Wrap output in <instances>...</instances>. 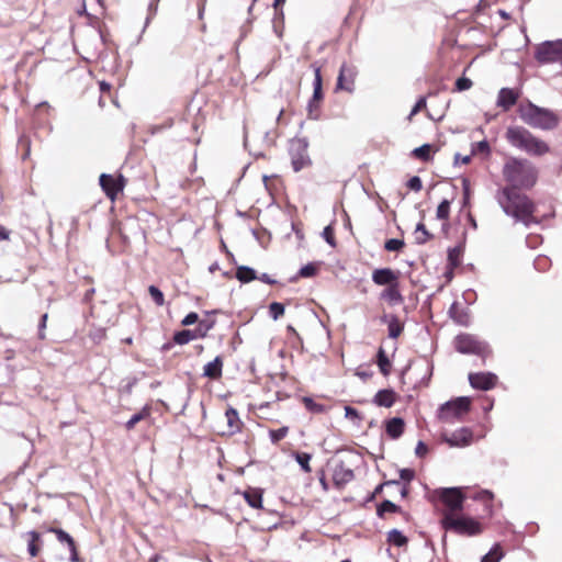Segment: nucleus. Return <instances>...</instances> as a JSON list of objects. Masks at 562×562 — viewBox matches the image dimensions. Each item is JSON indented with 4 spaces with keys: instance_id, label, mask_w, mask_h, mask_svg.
<instances>
[{
    "instance_id": "obj_1",
    "label": "nucleus",
    "mask_w": 562,
    "mask_h": 562,
    "mask_svg": "<svg viewBox=\"0 0 562 562\" xmlns=\"http://www.w3.org/2000/svg\"><path fill=\"white\" fill-rule=\"evenodd\" d=\"M503 176L512 187L503 188L497 194V201L504 213L521 222L527 228L532 224H539L533 217L536 206L533 202L525 194H520L517 189L532 188L538 178L536 167L527 159L510 158L503 167Z\"/></svg>"
},
{
    "instance_id": "obj_2",
    "label": "nucleus",
    "mask_w": 562,
    "mask_h": 562,
    "mask_svg": "<svg viewBox=\"0 0 562 562\" xmlns=\"http://www.w3.org/2000/svg\"><path fill=\"white\" fill-rule=\"evenodd\" d=\"M520 120L532 128L552 131L560 123L559 115L550 109L541 108L531 101L518 106Z\"/></svg>"
},
{
    "instance_id": "obj_3",
    "label": "nucleus",
    "mask_w": 562,
    "mask_h": 562,
    "mask_svg": "<svg viewBox=\"0 0 562 562\" xmlns=\"http://www.w3.org/2000/svg\"><path fill=\"white\" fill-rule=\"evenodd\" d=\"M508 143L530 156H543L550 151V146L542 139L536 137L524 126H509L506 131Z\"/></svg>"
},
{
    "instance_id": "obj_4",
    "label": "nucleus",
    "mask_w": 562,
    "mask_h": 562,
    "mask_svg": "<svg viewBox=\"0 0 562 562\" xmlns=\"http://www.w3.org/2000/svg\"><path fill=\"white\" fill-rule=\"evenodd\" d=\"M441 527L446 531H452L459 536L473 537L482 532L483 528L479 520L453 513H442Z\"/></svg>"
},
{
    "instance_id": "obj_5",
    "label": "nucleus",
    "mask_w": 562,
    "mask_h": 562,
    "mask_svg": "<svg viewBox=\"0 0 562 562\" xmlns=\"http://www.w3.org/2000/svg\"><path fill=\"white\" fill-rule=\"evenodd\" d=\"M432 494L446 506L447 510L443 513L458 514L464 508L465 495L462 487H439Z\"/></svg>"
},
{
    "instance_id": "obj_6",
    "label": "nucleus",
    "mask_w": 562,
    "mask_h": 562,
    "mask_svg": "<svg viewBox=\"0 0 562 562\" xmlns=\"http://www.w3.org/2000/svg\"><path fill=\"white\" fill-rule=\"evenodd\" d=\"M471 408V398L469 396H459L441 404L438 409V417L445 423H453L460 419Z\"/></svg>"
},
{
    "instance_id": "obj_7",
    "label": "nucleus",
    "mask_w": 562,
    "mask_h": 562,
    "mask_svg": "<svg viewBox=\"0 0 562 562\" xmlns=\"http://www.w3.org/2000/svg\"><path fill=\"white\" fill-rule=\"evenodd\" d=\"M308 140L306 137H294L289 143V155L291 165L295 172L312 165L308 151Z\"/></svg>"
},
{
    "instance_id": "obj_8",
    "label": "nucleus",
    "mask_w": 562,
    "mask_h": 562,
    "mask_svg": "<svg viewBox=\"0 0 562 562\" xmlns=\"http://www.w3.org/2000/svg\"><path fill=\"white\" fill-rule=\"evenodd\" d=\"M311 68L313 69L315 77L313 81V94L307 102L306 110L308 119L317 120L319 117L321 103L324 99L323 78L321 72V66H318L316 63H313L311 65Z\"/></svg>"
},
{
    "instance_id": "obj_9",
    "label": "nucleus",
    "mask_w": 562,
    "mask_h": 562,
    "mask_svg": "<svg viewBox=\"0 0 562 562\" xmlns=\"http://www.w3.org/2000/svg\"><path fill=\"white\" fill-rule=\"evenodd\" d=\"M535 58L541 65L562 61V40L544 41L539 44Z\"/></svg>"
},
{
    "instance_id": "obj_10",
    "label": "nucleus",
    "mask_w": 562,
    "mask_h": 562,
    "mask_svg": "<svg viewBox=\"0 0 562 562\" xmlns=\"http://www.w3.org/2000/svg\"><path fill=\"white\" fill-rule=\"evenodd\" d=\"M454 348L463 355L484 356L488 352V345L471 334H460L454 339Z\"/></svg>"
},
{
    "instance_id": "obj_11",
    "label": "nucleus",
    "mask_w": 562,
    "mask_h": 562,
    "mask_svg": "<svg viewBox=\"0 0 562 562\" xmlns=\"http://www.w3.org/2000/svg\"><path fill=\"white\" fill-rule=\"evenodd\" d=\"M215 319H201L193 329H181L173 334V341L177 345H187L196 338L206 337L207 333L214 328Z\"/></svg>"
},
{
    "instance_id": "obj_12",
    "label": "nucleus",
    "mask_w": 562,
    "mask_h": 562,
    "mask_svg": "<svg viewBox=\"0 0 562 562\" xmlns=\"http://www.w3.org/2000/svg\"><path fill=\"white\" fill-rule=\"evenodd\" d=\"M357 74L358 70L355 65L342 63L337 77L336 90L353 92Z\"/></svg>"
},
{
    "instance_id": "obj_13",
    "label": "nucleus",
    "mask_w": 562,
    "mask_h": 562,
    "mask_svg": "<svg viewBox=\"0 0 562 562\" xmlns=\"http://www.w3.org/2000/svg\"><path fill=\"white\" fill-rule=\"evenodd\" d=\"M99 183L104 191L105 195L114 200L116 195L123 191L125 186V179L122 175L114 177L109 173H102L99 178Z\"/></svg>"
},
{
    "instance_id": "obj_14",
    "label": "nucleus",
    "mask_w": 562,
    "mask_h": 562,
    "mask_svg": "<svg viewBox=\"0 0 562 562\" xmlns=\"http://www.w3.org/2000/svg\"><path fill=\"white\" fill-rule=\"evenodd\" d=\"M470 385L475 390L490 391L497 383V375L493 372H472L468 376Z\"/></svg>"
},
{
    "instance_id": "obj_15",
    "label": "nucleus",
    "mask_w": 562,
    "mask_h": 562,
    "mask_svg": "<svg viewBox=\"0 0 562 562\" xmlns=\"http://www.w3.org/2000/svg\"><path fill=\"white\" fill-rule=\"evenodd\" d=\"M473 439V431L469 427H461L451 435L443 434L442 440L450 447H467L471 445Z\"/></svg>"
},
{
    "instance_id": "obj_16",
    "label": "nucleus",
    "mask_w": 562,
    "mask_h": 562,
    "mask_svg": "<svg viewBox=\"0 0 562 562\" xmlns=\"http://www.w3.org/2000/svg\"><path fill=\"white\" fill-rule=\"evenodd\" d=\"M46 531L54 533L60 543L67 546L69 553H70V555H69L70 562H79L80 561V557H79V553L77 550L75 539L67 531H65L61 528H57V527H48L46 529Z\"/></svg>"
},
{
    "instance_id": "obj_17",
    "label": "nucleus",
    "mask_w": 562,
    "mask_h": 562,
    "mask_svg": "<svg viewBox=\"0 0 562 562\" xmlns=\"http://www.w3.org/2000/svg\"><path fill=\"white\" fill-rule=\"evenodd\" d=\"M371 279L374 284L386 288L400 282V271L392 268H378L373 270Z\"/></svg>"
},
{
    "instance_id": "obj_18",
    "label": "nucleus",
    "mask_w": 562,
    "mask_h": 562,
    "mask_svg": "<svg viewBox=\"0 0 562 562\" xmlns=\"http://www.w3.org/2000/svg\"><path fill=\"white\" fill-rule=\"evenodd\" d=\"M384 429L387 437L396 440L402 437L405 430V420L402 417L395 416L384 420Z\"/></svg>"
},
{
    "instance_id": "obj_19",
    "label": "nucleus",
    "mask_w": 562,
    "mask_h": 562,
    "mask_svg": "<svg viewBox=\"0 0 562 562\" xmlns=\"http://www.w3.org/2000/svg\"><path fill=\"white\" fill-rule=\"evenodd\" d=\"M519 98V92L512 88H502L498 91L497 106L502 108L504 111H508L512 106H514Z\"/></svg>"
},
{
    "instance_id": "obj_20",
    "label": "nucleus",
    "mask_w": 562,
    "mask_h": 562,
    "mask_svg": "<svg viewBox=\"0 0 562 562\" xmlns=\"http://www.w3.org/2000/svg\"><path fill=\"white\" fill-rule=\"evenodd\" d=\"M397 398V394L393 389L379 390L372 398V403L379 407L390 408Z\"/></svg>"
},
{
    "instance_id": "obj_21",
    "label": "nucleus",
    "mask_w": 562,
    "mask_h": 562,
    "mask_svg": "<svg viewBox=\"0 0 562 562\" xmlns=\"http://www.w3.org/2000/svg\"><path fill=\"white\" fill-rule=\"evenodd\" d=\"M380 300L387 302L392 306L402 304L404 302V296L400 290V282L386 286L380 293Z\"/></svg>"
},
{
    "instance_id": "obj_22",
    "label": "nucleus",
    "mask_w": 562,
    "mask_h": 562,
    "mask_svg": "<svg viewBox=\"0 0 562 562\" xmlns=\"http://www.w3.org/2000/svg\"><path fill=\"white\" fill-rule=\"evenodd\" d=\"M223 374V358L221 356H216L214 360L207 362L203 367V376L210 380H217Z\"/></svg>"
},
{
    "instance_id": "obj_23",
    "label": "nucleus",
    "mask_w": 562,
    "mask_h": 562,
    "mask_svg": "<svg viewBox=\"0 0 562 562\" xmlns=\"http://www.w3.org/2000/svg\"><path fill=\"white\" fill-rule=\"evenodd\" d=\"M355 477L353 471L346 468L344 462L336 465L333 474V480L336 486H344L351 482Z\"/></svg>"
},
{
    "instance_id": "obj_24",
    "label": "nucleus",
    "mask_w": 562,
    "mask_h": 562,
    "mask_svg": "<svg viewBox=\"0 0 562 562\" xmlns=\"http://www.w3.org/2000/svg\"><path fill=\"white\" fill-rule=\"evenodd\" d=\"M225 417H226L227 427H228L227 434L229 436H232V435L239 432L243 423L239 418V414H238L237 409L229 406L225 412Z\"/></svg>"
},
{
    "instance_id": "obj_25",
    "label": "nucleus",
    "mask_w": 562,
    "mask_h": 562,
    "mask_svg": "<svg viewBox=\"0 0 562 562\" xmlns=\"http://www.w3.org/2000/svg\"><path fill=\"white\" fill-rule=\"evenodd\" d=\"M403 514L406 518L408 514L404 513L402 507L396 505L390 499H383L380 504L376 505V516L379 518L384 519L386 514Z\"/></svg>"
},
{
    "instance_id": "obj_26",
    "label": "nucleus",
    "mask_w": 562,
    "mask_h": 562,
    "mask_svg": "<svg viewBox=\"0 0 562 562\" xmlns=\"http://www.w3.org/2000/svg\"><path fill=\"white\" fill-rule=\"evenodd\" d=\"M244 498L246 503L255 508H262V491L260 488H247L244 493Z\"/></svg>"
},
{
    "instance_id": "obj_27",
    "label": "nucleus",
    "mask_w": 562,
    "mask_h": 562,
    "mask_svg": "<svg viewBox=\"0 0 562 562\" xmlns=\"http://www.w3.org/2000/svg\"><path fill=\"white\" fill-rule=\"evenodd\" d=\"M438 148L434 149L431 144H423L419 147H416L412 150V156L416 159H419L424 162H428L432 159V153L437 151Z\"/></svg>"
},
{
    "instance_id": "obj_28",
    "label": "nucleus",
    "mask_w": 562,
    "mask_h": 562,
    "mask_svg": "<svg viewBox=\"0 0 562 562\" xmlns=\"http://www.w3.org/2000/svg\"><path fill=\"white\" fill-rule=\"evenodd\" d=\"M449 316L459 325L467 326L469 323L468 312L459 306L457 302H453L449 307Z\"/></svg>"
},
{
    "instance_id": "obj_29",
    "label": "nucleus",
    "mask_w": 562,
    "mask_h": 562,
    "mask_svg": "<svg viewBox=\"0 0 562 562\" xmlns=\"http://www.w3.org/2000/svg\"><path fill=\"white\" fill-rule=\"evenodd\" d=\"M235 277L240 283H249L257 280V272L254 268L241 265L237 266Z\"/></svg>"
},
{
    "instance_id": "obj_30",
    "label": "nucleus",
    "mask_w": 562,
    "mask_h": 562,
    "mask_svg": "<svg viewBox=\"0 0 562 562\" xmlns=\"http://www.w3.org/2000/svg\"><path fill=\"white\" fill-rule=\"evenodd\" d=\"M375 363L383 376H387L391 373L392 363L383 347H380L376 352Z\"/></svg>"
},
{
    "instance_id": "obj_31",
    "label": "nucleus",
    "mask_w": 562,
    "mask_h": 562,
    "mask_svg": "<svg viewBox=\"0 0 562 562\" xmlns=\"http://www.w3.org/2000/svg\"><path fill=\"white\" fill-rule=\"evenodd\" d=\"M318 272L317 262H308L300 268L297 273L290 278V282H296L300 278H313Z\"/></svg>"
},
{
    "instance_id": "obj_32",
    "label": "nucleus",
    "mask_w": 562,
    "mask_h": 562,
    "mask_svg": "<svg viewBox=\"0 0 562 562\" xmlns=\"http://www.w3.org/2000/svg\"><path fill=\"white\" fill-rule=\"evenodd\" d=\"M387 542L394 547L403 548L408 543V538L398 529L394 528L387 532Z\"/></svg>"
},
{
    "instance_id": "obj_33",
    "label": "nucleus",
    "mask_w": 562,
    "mask_h": 562,
    "mask_svg": "<svg viewBox=\"0 0 562 562\" xmlns=\"http://www.w3.org/2000/svg\"><path fill=\"white\" fill-rule=\"evenodd\" d=\"M403 330L404 324L400 321V318L396 315L391 314L387 325L389 337L392 339H396L401 336Z\"/></svg>"
},
{
    "instance_id": "obj_34",
    "label": "nucleus",
    "mask_w": 562,
    "mask_h": 562,
    "mask_svg": "<svg viewBox=\"0 0 562 562\" xmlns=\"http://www.w3.org/2000/svg\"><path fill=\"white\" fill-rule=\"evenodd\" d=\"M462 254H463V248L460 245L449 248L448 256H447L448 267L451 269L458 268L461 263Z\"/></svg>"
},
{
    "instance_id": "obj_35",
    "label": "nucleus",
    "mask_w": 562,
    "mask_h": 562,
    "mask_svg": "<svg viewBox=\"0 0 562 562\" xmlns=\"http://www.w3.org/2000/svg\"><path fill=\"white\" fill-rule=\"evenodd\" d=\"M414 234H415V243L417 245H424L429 239L434 238V235L426 228V226L423 222L417 223Z\"/></svg>"
},
{
    "instance_id": "obj_36",
    "label": "nucleus",
    "mask_w": 562,
    "mask_h": 562,
    "mask_svg": "<svg viewBox=\"0 0 562 562\" xmlns=\"http://www.w3.org/2000/svg\"><path fill=\"white\" fill-rule=\"evenodd\" d=\"M30 540L27 543V552L31 557H36L40 553L41 533L32 530L29 532Z\"/></svg>"
},
{
    "instance_id": "obj_37",
    "label": "nucleus",
    "mask_w": 562,
    "mask_h": 562,
    "mask_svg": "<svg viewBox=\"0 0 562 562\" xmlns=\"http://www.w3.org/2000/svg\"><path fill=\"white\" fill-rule=\"evenodd\" d=\"M504 557V551L499 543H495L491 550L484 554L481 562H499Z\"/></svg>"
},
{
    "instance_id": "obj_38",
    "label": "nucleus",
    "mask_w": 562,
    "mask_h": 562,
    "mask_svg": "<svg viewBox=\"0 0 562 562\" xmlns=\"http://www.w3.org/2000/svg\"><path fill=\"white\" fill-rule=\"evenodd\" d=\"M302 402L305 408L313 414H323L327 411L325 405L316 403L311 396H303Z\"/></svg>"
},
{
    "instance_id": "obj_39",
    "label": "nucleus",
    "mask_w": 562,
    "mask_h": 562,
    "mask_svg": "<svg viewBox=\"0 0 562 562\" xmlns=\"http://www.w3.org/2000/svg\"><path fill=\"white\" fill-rule=\"evenodd\" d=\"M149 416V408L143 407L138 413L132 415V417L125 423V428L132 430L136 424Z\"/></svg>"
},
{
    "instance_id": "obj_40",
    "label": "nucleus",
    "mask_w": 562,
    "mask_h": 562,
    "mask_svg": "<svg viewBox=\"0 0 562 562\" xmlns=\"http://www.w3.org/2000/svg\"><path fill=\"white\" fill-rule=\"evenodd\" d=\"M294 459L301 467V469L305 473H310L312 471L310 461L312 459V456L307 452H294Z\"/></svg>"
},
{
    "instance_id": "obj_41",
    "label": "nucleus",
    "mask_w": 562,
    "mask_h": 562,
    "mask_svg": "<svg viewBox=\"0 0 562 562\" xmlns=\"http://www.w3.org/2000/svg\"><path fill=\"white\" fill-rule=\"evenodd\" d=\"M476 154H484L486 156L491 154V146L486 139L472 144L471 155Z\"/></svg>"
},
{
    "instance_id": "obj_42",
    "label": "nucleus",
    "mask_w": 562,
    "mask_h": 562,
    "mask_svg": "<svg viewBox=\"0 0 562 562\" xmlns=\"http://www.w3.org/2000/svg\"><path fill=\"white\" fill-rule=\"evenodd\" d=\"M148 293H149L151 300L156 303V305L162 306L165 304V295L158 286L153 285V284L149 285Z\"/></svg>"
},
{
    "instance_id": "obj_43",
    "label": "nucleus",
    "mask_w": 562,
    "mask_h": 562,
    "mask_svg": "<svg viewBox=\"0 0 562 562\" xmlns=\"http://www.w3.org/2000/svg\"><path fill=\"white\" fill-rule=\"evenodd\" d=\"M449 214H450V201L447 199H443L437 207L436 216L438 220H448Z\"/></svg>"
},
{
    "instance_id": "obj_44",
    "label": "nucleus",
    "mask_w": 562,
    "mask_h": 562,
    "mask_svg": "<svg viewBox=\"0 0 562 562\" xmlns=\"http://www.w3.org/2000/svg\"><path fill=\"white\" fill-rule=\"evenodd\" d=\"M405 246V243L403 239L400 238H390L386 239L384 243V249L387 251H401L402 248Z\"/></svg>"
},
{
    "instance_id": "obj_45",
    "label": "nucleus",
    "mask_w": 562,
    "mask_h": 562,
    "mask_svg": "<svg viewBox=\"0 0 562 562\" xmlns=\"http://www.w3.org/2000/svg\"><path fill=\"white\" fill-rule=\"evenodd\" d=\"M345 417L352 420L357 426H359L361 420L363 419L360 412L349 405L345 406Z\"/></svg>"
},
{
    "instance_id": "obj_46",
    "label": "nucleus",
    "mask_w": 562,
    "mask_h": 562,
    "mask_svg": "<svg viewBox=\"0 0 562 562\" xmlns=\"http://www.w3.org/2000/svg\"><path fill=\"white\" fill-rule=\"evenodd\" d=\"M284 305L280 302H272L269 305V315L273 321L279 319L284 314Z\"/></svg>"
},
{
    "instance_id": "obj_47",
    "label": "nucleus",
    "mask_w": 562,
    "mask_h": 562,
    "mask_svg": "<svg viewBox=\"0 0 562 562\" xmlns=\"http://www.w3.org/2000/svg\"><path fill=\"white\" fill-rule=\"evenodd\" d=\"M289 432V427L283 426L278 429H271L269 431V437L272 443H278L282 440Z\"/></svg>"
},
{
    "instance_id": "obj_48",
    "label": "nucleus",
    "mask_w": 562,
    "mask_h": 562,
    "mask_svg": "<svg viewBox=\"0 0 562 562\" xmlns=\"http://www.w3.org/2000/svg\"><path fill=\"white\" fill-rule=\"evenodd\" d=\"M472 85L473 83H472V80L470 78H468L465 76L459 77L456 80L453 91H457V92L467 91V90H469L472 87Z\"/></svg>"
},
{
    "instance_id": "obj_49",
    "label": "nucleus",
    "mask_w": 562,
    "mask_h": 562,
    "mask_svg": "<svg viewBox=\"0 0 562 562\" xmlns=\"http://www.w3.org/2000/svg\"><path fill=\"white\" fill-rule=\"evenodd\" d=\"M273 30L276 32V34L281 37L282 36V27L280 29L279 27V23L281 25H283V22H284V13H283V10L282 9H276L274 10V18H273Z\"/></svg>"
},
{
    "instance_id": "obj_50",
    "label": "nucleus",
    "mask_w": 562,
    "mask_h": 562,
    "mask_svg": "<svg viewBox=\"0 0 562 562\" xmlns=\"http://www.w3.org/2000/svg\"><path fill=\"white\" fill-rule=\"evenodd\" d=\"M462 205L465 207L470 204L471 184L468 178H462Z\"/></svg>"
},
{
    "instance_id": "obj_51",
    "label": "nucleus",
    "mask_w": 562,
    "mask_h": 562,
    "mask_svg": "<svg viewBox=\"0 0 562 562\" xmlns=\"http://www.w3.org/2000/svg\"><path fill=\"white\" fill-rule=\"evenodd\" d=\"M173 125V120L171 117L166 119L161 124H155L150 126V133L153 135L159 134L162 131L170 128Z\"/></svg>"
},
{
    "instance_id": "obj_52",
    "label": "nucleus",
    "mask_w": 562,
    "mask_h": 562,
    "mask_svg": "<svg viewBox=\"0 0 562 562\" xmlns=\"http://www.w3.org/2000/svg\"><path fill=\"white\" fill-rule=\"evenodd\" d=\"M322 236L330 247H336V239L334 236V228L331 227V225H327L324 227Z\"/></svg>"
},
{
    "instance_id": "obj_53",
    "label": "nucleus",
    "mask_w": 562,
    "mask_h": 562,
    "mask_svg": "<svg viewBox=\"0 0 562 562\" xmlns=\"http://www.w3.org/2000/svg\"><path fill=\"white\" fill-rule=\"evenodd\" d=\"M533 266L538 271H546L550 266V260L547 256H538L533 261Z\"/></svg>"
},
{
    "instance_id": "obj_54",
    "label": "nucleus",
    "mask_w": 562,
    "mask_h": 562,
    "mask_svg": "<svg viewBox=\"0 0 562 562\" xmlns=\"http://www.w3.org/2000/svg\"><path fill=\"white\" fill-rule=\"evenodd\" d=\"M400 473V482L403 481L405 483H409L415 477V471L409 468H404L398 471Z\"/></svg>"
},
{
    "instance_id": "obj_55",
    "label": "nucleus",
    "mask_w": 562,
    "mask_h": 562,
    "mask_svg": "<svg viewBox=\"0 0 562 562\" xmlns=\"http://www.w3.org/2000/svg\"><path fill=\"white\" fill-rule=\"evenodd\" d=\"M201 319H199V315L198 313L195 312H190L188 313L181 321V325L182 326H191V325H194L195 323L199 324Z\"/></svg>"
},
{
    "instance_id": "obj_56",
    "label": "nucleus",
    "mask_w": 562,
    "mask_h": 562,
    "mask_svg": "<svg viewBox=\"0 0 562 562\" xmlns=\"http://www.w3.org/2000/svg\"><path fill=\"white\" fill-rule=\"evenodd\" d=\"M159 0H150L148 4V14L145 21V27L149 24L150 20L156 15Z\"/></svg>"
},
{
    "instance_id": "obj_57",
    "label": "nucleus",
    "mask_w": 562,
    "mask_h": 562,
    "mask_svg": "<svg viewBox=\"0 0 562 562\" xmlns=\"http://www.w3.org/2000/svg\"><path fill=\"white\" fill-rule=\"evenodd\" d=\"M406 184L411 190L416 191V192L420 191L423 188V181H422L420 177H418V176L411 177Z\"/></svg>"
},
{
    "instance_id": "obj_58",
    "label": "nucleus",
    "mask_w": 562,
    "mask_h": 562,
    "mask_svg": "<svg viewBox=\"0 0 562 562\" xmlns=\"http://www.w3.org/2000/svg\"><path fill=\"white\" fill-rule=\"evenodd\" d=\"M426 105H427V98L425 95L419 97L417 99L416 103L414 104V106L409 113V116L417 114L419 111L425 109Z\"/></svg>"
},
{
    "instance_id": "obj_59",
    "label": "nucleus",
    "mask_w": 562,
    "mask_h": 562,
    "mask_svg": "<svg viewBox=\"0 0 562 562\" xmlns=\"http://www.w3.org/2000/svg\"><path fill=\"white\" fill-rule=\"evenodd\" d=\"M47 319H48V314L44 313L41 316V319H40V323H38V338L40 339H44L45 338V328H46Z\"/></svg>"
},
{
    "instance_id": "obj_60",
    "label": "nucleus",
    "mask_w": 562,
    "mask_h": 562,
    "mask_svg": "<svg viewBox=\"0 0 562 562\" xmlns=\"http://www.w3.org/2000/svg\"><path fill=\"white\" fill-rule=\"evenodd\" d=\"M137 379L136 378H130L126 382V384L122 385L120 389L121 393L131 394L133 391V387L136 385Z\"/></svg>"
},
{
    "instance_id": "obj_61",
    "label": "nucleus",
    "mask_w": 562,
    "mask_h": 562,
    "mask_svg": "<svg viewBox=\"0 0 562 562\" xmlns=\"http://www.w3.org/2000/svg\"><path fill=\"white\" fill-rule=\"evenodd\" d=\"M427 453H428L427 445L424 441L419 440L415 448V454L419 458H424Z\"/></svg>"
},
{
    "instance_id": "obj_62",
    "label": "nucleus",
    "mask_w": 562,
    "mask_h": 562,
    "mask_svg": "<svg viewBox=\"0 0 562 562\" xmlns=\"http://www.w3.org/2000/svg\"><path fill=\"white\" fill-rule=\"evenodd\" d=\"M471 157L472 155H467L462 157L460 153H456L453 157V165L457 166L459 161H461L464 165L470 164Z\"/></svg>"
},
{
    "instance_id": "obj_63",
    "label": "nucleus",
    "mask_w": 562,
    "mask_h": 562,
    "mask_svg": "<svg viewBox=\"0 0 562 562\" xmlns=\"http://www.w3.org/2000/svg\"><path fill=\"white\" fill-rule=\"evenodd\" d=\"M494 495L491 491L488 490H483L481 491L477 496L475 497L476 499H481V501H484V502H492Z\"/></svg>"
},
{
    "instance_id": "obj_64",
    "label": "nucleus",
    "mask_w": 562,
    "mask_h": 562,
    "mask_svg": "<svg viewBox=\"0 0 562 562\" xmlns=\"http://www.w3.org/2000/svg\"><path fill=\"white\" fill-rule=\"evenodd\" d=\"M383 487H384V484H382V483L376 485L375 488L373 490V492H371L367 496L366 501L367 502H372L383 491Z\"/></svg>"
}]
</instances>
